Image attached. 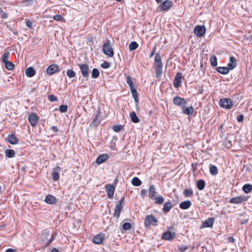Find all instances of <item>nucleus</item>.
Here are the masks:
<instances>
[{"mask_svg":"<svg viewBox=\"0 0 252 252\" xmlns=\"http://www.w3.org/2000/svg\"><path fill=\"white\" fill-rule=\"evenodd\" d=\"M154 65L156 76L157 78H159L162 74L163 65L160 56L158 53H157L156 54L154 60Z\"/></svg>","mask_w":252,"mask_h":252,"instance_id":"1","label":"nucleus"},{"mask_svg":"<svg viewBox=\"0 0 252 252\" xmlns=\"http://www.w3.org/2000/svg\"><path fill=\"white\" fill-rule=\"evenodd\" d=\"M126 83L130 87V91L135 102L138 103V98L137 94V91L134 87L131 77L129 76L126 77Z\"/></svg>","mask_w":252,"mask_h":252,"instance_id":"2","label":"nucleus"},{"mask_svg":"<svg viewBox=\"0 0 252 252\" xmlns=\"http://www.w3.org/2000/svg\"><path fill=\"white\" fill-rule=\"evenodd\" d=\"M102 50L104 54L109 57H112L114 55V51L112 46L110 45V40H107L103 45Z\"/></svg>","mask_w":252,"mask_h":252,"instance_id":"3","label":"nucleus"},{"mask_svg":"<svg viewBox=\"0 0 252 252\" xmlns=\"http://www.w3.org/2000/svg\"><path fill=\"white\" fill-rule=\"evenodd\" d=\"M158 220L153 215H148L145 219L144 224L149 227L151 225L156 226L157 225Z\"/></svg>","mask_w":252,"mask_h":252,"instance_id":"4","label":"nucleus"},{"mask_svg":"<svg viewBox=\"0 0 252 252\" xmlns=\"http://www.w3.org/2000/svg\"><path fill=\"white\" fill-rule=\"evenodd\" d=\"M172 6V1L169 0H166L160 3V5L157 8V10L158 11H167Z\"/></svg>","mask_w":252,"mask_h":252,"instance_id":"5","label":"nucleus"},{"mask_svg":"<svg viewBox=\"0 0 252 252\" xmlns=\"http://www.w3.org/2000/svg\"><path fill=\"white\" fill-rule=\"evenodd\" d=\"M220 105L224 108L230 109L233 106V103L230 99H221L219 103Z\"/></svg>","mask_w":252,"mask_h":252,"instance_id":"6","label":"nucleus"},{"mask_svg":"<svg viewBox=\"0 0 252 252\" xmlns=\"http://www.w3.org/2000/svg\"><path fill=\"white\" fill-rule=\"evenodd\" d=\"M78 66L81 69L82 75L84 77L87 78V80L90 73L89 65L87 64H79Z\"/></svg>","mask_w":252,"mask_h":252,"instance_id":"7","label":"nucleus"},{"mask_svg":"<svg viewBox=\"0 0 252 252\" xmlns=\"http://www.w3.org/2000/svg\"><path fill=\"white\" fill-rule=\"evenodd\" d=\"M206 29L204 26H196L194 29V32L197 37H201L205 33Z\"/></svg>","mask_w":252,"mask_h":252,"instance_id":"8","label":"nucleus"},{"mask_svg":"<svg viewBox=\"0 0 252 252\" xmlns=\"http://www.w3.org/2000/svg\"><path fill=\"white\" fill-rule=\"evenodd\" d=\"M173 102L176 105L183 107L187 104V101L185 99L178 96H176L173 98Z\"/></svg>","mask_w":252,"mask_h":252,"instance_id":"9","label":"nucleus"},{"mask_svg":"<svg viewBox=\"0 0 252 252\" xmlns=\"http://www.w3.org/2000/svg\"><path fill=\"white\" fill-rule=\"evenodd\" d=\"M248 197L246 196H238L230 199L229 202L232 204H239L247 200Z\"/></svg>","mask_w":252,"mask_h":252,"instance_id":"10","label":"nucleus"},{"mask_svg":"<svg viewBox=\"0 0 252 252\" xmlns=\"http://www.w3.org/2000/svg\"><path fill=\"white\" fill-rule=\"evenodd\" d=\"M59 71V66L58 65L53 64L50 65L47 69L46 72L49 75H53Z\"/></svg>","mask_w":252,"mask_h":252,"instance_id":"11","label":"nucleus"},{"mask_svg":"<svg viewBox=\"0 0 252 252\" xmlns=\"http://www.w3.org/2000/svg\"><path fill=\"white\" fill-rule=\"evenodd\" d=\"M175 236V233L171 231L164 232L162 235V238L164 240H170Z\"/></svg>","mask_w":252,"mask_h":252,"instance_id":"12","label":"nucleus"},{"mask_svg":"<svg viewBox=\"0 0 252 252\" xmlns=\"http://www.w3.org/2000/svg\"><path fill=\"white\" fill-rule=\"evenodd\" d=\"M46 203L49 204L54 205L57 203V199L52 195H47L45 199Z\"/></svg>","mask_w":252,"mask_h":252,"instance_id":"13","label":"nucleus"},{"mask_svg":"<svg viewBox=\"0 0 252 252\" xmlns=\"http://www.w3.org/2000/svg\"><path fill=\"white\" fill-rule=\"evenodd\" d=\"M182 78L181 73H177L174 81V85L176 88H178L181 85V79Z\"/></svg>","mask_w":252,"mask_h":252,"instance_id":"14","label":"nucleus"},{"mask_svg":"<svg viewBox=\"0 0 252 252\" xmlns=\"http://www.w3.org/2000/svg\"><path fill=\"white\" fill-rule=\"evenodd\" d=\"M106 189L108 194V197L109 198H112L115 191L114 186L113 185L109 184L106 186Z\"/></svg>","mask_w":252,"mask_h":252,"instance_id":"15","label":"nucleus"},{"mask_svg":"<svg viewBox=\"0 0 252 252\" xmlns=\"http://www.w3.org/2000/svg\"><path fill=\"white\" fill-rule=\"evenodd\" d=\"M29 121L32 126H35L37 123V116L34 113H32L29 116Z\"/></svg>","mask_w":252,"mask_h":252,"instance_id":"16","label":"nucleus"},{"mask_svg":"<svg viewBox=\"0 0 252 252\" xmlns=\"http://www.w3.org/2000/svg\"><path fill=\"white\" fill-rule=\"evenodd\" d=\"M215 221L214 218H209L202 223V227H212Z\"/></svg>","mask_w":252,"mask_h":252,"instance_id":"17","label":"nucleus"},{"mask_svg":"<svg viewBox=\"0 0 252 252\" xmlns=\"http://www.w3.org/2000/svg\"><path fill=\"white\" fill-rule=\"evenodd\" d=\"M60 170L61 168L60 167H57L54 169L52 174V178L54 180L57 181L59 179V171Z\"/></svg>","mask_w":252,"mask_h":252,"instance_id":"18","label":"nucleus"},{"mask_svg":"<svg viewBox=\"0 0 252 252\" xmlns=\"http://www.w3.org/2000/svg\"><path fill=\"white\" fill-rule=\"evenodd\" d=\"M123 206L121 205H117L115 208L114 217L119 218L120 213L123 209Z\"/></svg>","mask_w":252,"mask_h":252,"instance_id":"19","label":"nucleus"},{"mask_svg":"<svg viewBox=\"0 0 252 252\" xmlns=\"http://www.w3.org/2000/svg\"><path fill=\"white\" fill-rule=\"evenodd\" d=\"M108 158L107 154H102L100 155L96 159V162L97 164H101L106 161Z\"/></svg>","mask_w":252,"mask_h":252,"instance_id":"20","label":"nucleus"},{"mask_svg":"<svg viewBox=\"0 0 252 252\" xmlns=\"http://www.w3.org/2000/svg\"><path fill=\"white\" fill-rule=\"evenodd\" d=\"M191 205V203L190 200L185 201L180 204V207L182 209L186 210L189 208Z\"/></svg>","mask_w":252,"mask_h":252,"instance_id":"21","label":"nucleus"},{"mask_svg":"<svg viewBox=\"0 0 252 252\" xmlns=\"http://www.w3.org/2000/svg\"><path fill=\"white\" fill-rule=\"evenodd\" d=\"M194 109L192 106H190L188 107H185V106L182 107L183 113L185 114L190 115H191L193 112Z\"/></svg>","mask_w":252,"mask_h":252,"instance_id":"22","label":"nucleus"},{"mask_svg":"<svg viewBox=\"0 0 252 252\" xmlns=\"http://www.w3.org/2000/svg\"><path fill=\"white\" fill-rule=\"evenodd\" d=\"M7 140L10 144L13 145L16 144L18 142V139L14 134L8 135Z\"/></svg>","mask_w":252,"mask_h":252,"instance_id":"23","label":"nucleus"},{"mask_svg":"<svg viewBox=\"0 0 252 252\" xmlns=\"http://www.w3.org/2000/svg\"><path fill=\"white\" fill-rule=\"evenodd\" d=\"M25 73L28 77H32L35 75V71L33 67H29L26 70Z\"/></svg>","mask_w":252,"mask_h":252,"instance_id":"24","label":"nucleus"},{"mask_svg":"<svg viewBox=\"0 0 252 252\" xmlns=\"http://www.w3.org/2000/svg\"><path fill=\"white\" fill-rule=\"evenodd\" d=\"M103 240V237L101 234L96 235L93 239V242L94 244H100Z\"/></svg>","mask_w":252,"mask_h":252,"instance_id":"25","label":"nucleus"},{"mask_svg":"<svg viewBox=\"0 0 252 252\" xmlns=\"http://www.w3.org/2000/svg\"><path fill=\"white\" fill-rule=\"evenodd\" d=\"M217 71L222 74H227L229 72V69L227 67H218Z\"/></svg>","mask_w":252,"mask_h":252,"instance_id":"26","label":"nucleus"},{"mask_svg":"<svg viewBox=\"0 0 252 252\" xmlns=\"http://www.w3.org/2000/svg\"><path fill=\"white\" fill-rule=\"evenodd\" d=\"M156 191L155 186L154 185L150 186L149 190V195L150 198H153L156 196Z\"/></svg>","mask_w":252,"mask_h":252,"instance_id":"27","label":"nucleus"},{"mask_svg":"<svg viewBox=\"0 0 252 252\" xmlns=\"http://www.w3.org/2000/svg\"><path fill=\"white\" fill-rule=\"evenodd\" d=\"M209 171L211 175H216L218 173V169L216 166L210 164Z\"/></svg>","mask_w":252,"mask_h":252,"instance_id":"28","label":"nucleus"},{"mask_svg":"<svg viewBox=\"0 0 252 252\" xmlns=\"http://www.w3.org/2000/svg\"><path fill=\"white\" fill-rule=\"evenodd\" d=\"M196 186H197V189L200 190H203L204 188H205V181L202 180V179H200V180H199L197 182V184H196Z\"/></svg>","mask_w":252,"mask_h":252,"instance_id":"29","label":"nucleus"},{"mask_svg":"<svg viewBox=\"0 0 252 252\" xmlns=\"http://www.w3.org/2000/svg\"><path fill=\"white\" fill-rule=\"evenodd\" d=\"M129 116L131 121L134 123H137L140 121L139 119L137 117L136 113L134 112L130 113Z\"/></svg>","mask_w":252,"mask_h":252,"instance_id":"30","label":"nucleus"},{"mask_svg":"<svg viewBox=\"0 0 252 252\" xmlns=\"http://www.w3.org/2000/svg\"><path fill=\"white\" fill-rule=\"evenodd\" d=\"M172 208L171 204L170 202H166L163 205V211L164 213L168 212Z\"/></svg>","mask_w":252,"mask_h":252,"instance_id":"31","label":"nucleus"},{"mask_svg":"<svg viewBox=\"0 0 252 252\" xmlns=\"http://www.w3.org/2000/svg\"><path fill=\"white\" fill-rule=\"evenodd\" d=\"M6 156L9 158H13L15 155L14 150L11 149H7L5 151Z\"/></svg>","mask_w":252,"mask_h":252,"instance_id":"32","label":"nucleus"},{"mask_svg":"<svg viewBox=\"0 0 252 252\" xmlns=\"http://www.w3.org/2000/svg\"><path fill=\"white\" fill-rule=\"evenodd\" d=\"M138 44L135 41H132L130 43L128 46V49L130 51L135 50L138 48Z\"/></svg>","mask_w":252,"mask_h":252,"instance_id":"33","label":"nucleus"},{"mask_svg":"<svg viewBox=\"0 0 252 252\" xmlns=\"http://www.w3.org/2000/svg\"><path fill=\"white\" fill-rule=\"evenodd\" d=\"M242 189L245 193H248L252 190V185L251 184H246L243 186Z\"/></svg>","mask_w":252,"mask_h":252,"instance_id":"34","label":"nucleus"},{"mask_svg":"<svg viewBox=\"0 0 252 252\" xmlns=\"http://www.w3.org/2000/svg\"><path fill=\"white\" fill-rule=\"evenodd\" d=\"M99 113H100L99 111H98L97 114L95 115V117L94 118V119L92 123V125L93 126H96L100 123V119L98 118Z\"/></svg>","mask_w":252,"mask_h":252,"instance_id":"35","label":"nucleus"},{"mask_svg":"<svg viewBox=\"0 0 252 252\" xmlns=\"http://www.w3.org/2000/svg\"><path fill=\"white\" fill-rule=\"evenodd\" d=\"M132 184L135 186H139L141 185L142 182L137 177H134L131 181Z\"/></svg>","mask_w":252,"mask_h":252,"instance_id":"36","label":"nucleus"},{"mask_svg":"<svg viewBox=\"0 0 252 252\" xmlns=\"http://www.w3.org/2000/svg\"><path fill=\"white\" fill-rule=\"evenodd\" d=\"M99 75V71L97 68H94L92 70L91 76L93 78H97Z\"/></svg>","mask_w":252,"mask_h":252,"instance_id":"37","label":"nucleus"},{"mask_svg":"<svg viewBox=\"0 0 252 252\" xmlns=\"http://www.w3.org/2000/svg\"><path fill=\"white\" fill-rule=\"evenodd\" d=\"M210 63L213 66H216L217 65V59L215 55L212 56L210 57Z\"/></svg>","mask_w":252,"mask_h":252,"instance_id":"38","label":"nucleus"},{"mask_svg":"<svg viewBox=\"0 0 252 252\" xmlns=\"http://www.w3.org/2000/svg\"><path fill=\"white\" fill-rule=\"evenodd\" d=\"M5 67L9 70H12L14 67V64L11 62L8 61L4 63Z\"/></svg>","mask_w":252,"mask_h":252,"instance_id":"39","label":"nucleus"},{"mask_svg":"<svg viewBox=\"0 0 252 252\" xmlns=\"http://www.w3.org/2000/svg\"><path fill=\"white\" fill-rule=\"evenodd\" d=\"M9 56V53L8 52H5L2 57V62L3 63L8 62V60Z\"/></svg>","mask_w":252,"mask_h":252,"instance_id":"40","label":"nucleus"},{"mask_svg":"<svg viewBox=\"0 0 252 252\" xmlns=\"http://www.w3.org/2000/svg\"><path fill=\"white\" fill-rule=\"evenodd\" d=\"M156 203L158 204H162L164 202V198L162 196H158L155 198Z\"/></svg>","mask_w":252,"mask_h":252,"instance_id":"41","label":"nucleus"},{"mask_svg":"<svg viewBox=\"0 0 252 252\" xmlns=\"http://www.w3.org/2000/svg\"><path fill=\"white\" fill-rule=\"evenodd\" d=\"M183 193L186 197H190L192 195L193 192L192 190L186 189L184 190Z\"/></svg>","mask_w":252,"mask_h":252,"instance_id":"42","label":"nucleus"},{"mask_svg":"<svg viewBox=\"0 0 252 252\" xmlns=\"http://www.w3.org/2000/svg\"><path fill=\"white\" fill-rule=\"evenodd\" d=\"M66 74L69 78H72L75 76V72L71 69H68L66 71Z\"/></svg>","mask_w":252,"mask_h":252,"instance_id":"43","label":"nucleus"},{"mask_svg":"<svg viewBox=\"0 0 252 252\" xmlns=\"http://www.w3.org/2000/svg\"><path fill=\"white\" fill-rule=\"evenodd\" d=\"M131 225L130 223L125 222L123 225V228L124 229L126 230H128L131 229Z\"/></svg>","mask_w":252,"mask_h":252,"instance_id":"44","label":"nucleus"},{"mask_svg":"<svg viewBox=\"0 0 252 252\" xmlns=\"http://www.w3.org/2000/svg\"><path fill=\"white\" fill-rule=\"evenodd\" d=\"M123 126L121 125H115L113 127V130L116 132H119L122 128Z\"/></svg>","mask_w":252,"mask_h":252,"instance_id":"45","label":"nucleus"},{"mask_svg":"<svg viewBox=\"0 0 252 252\" xmlns=\"http://www.w3.org/2000/svg\"><path fill=\"white\" fill-rule=\"evenodd\" d=\"M59 110L63 113L66 112L67 110V106L66 105H60Z\"/></svg>","mask_w":252,"mask_h":252,"instance_id":"46","label":"nucleus"},{"mask_svg":"<svg viewBox=\"0 0 252 252\" xmlns=\"http://www.w3.org/2000/svg\"><path fill=\"white\" fill-rule=\"evenodd\" d=\"M48 99L51 102L56 101L58 100V98L54 95L52 94L48 96Z\"/></svg>","mask_w":252,"mask_h":252,"instance_id":"47","label":"nucleus"},{"mask_svg":"<svg viewBox=\"0 0 252 252\" xmlns=\"http://www.w3.org/2000/svg\"><path fill=\"white\" fill-rule=\"evenodd\" d=\"M110 63L107 62H105L101 64V67L103 68H108L110 67Z\"/></svg>","mask_w":252,"mask_h":252,"instance_id":"48","label":"nucleus"},{"mask_svg":"<svg viewBox=\"0 0 252 252\" xmlns=\"http://www.w3.org/2000/svg\"><path fill=\"white\" fill-rule=\"evenodd\" d=\"M227 66V67L228 69H229V70L233 69L236 66V64H233L231 63H228Z\"/></svg>","mask_w":252,"mask_h":252,"instance_id":"49","label":"nucleus"},{"mask_svg":"<svg viewBox=\"0 0 252 252\" xmlns=\"http://www.w3.org/2000/svg\"><path fill=\"white\" fill-rule=\"evenodd\" d=\"M56 235V233H54L51 238H50V239H49V240L48 241L47 244V245H49L50 243H51L52 242V241L55 239V235Z\"/></svg>","mask_w":252,"mask_h":252,"instance_id":"50","label":"nucleus"},{"mask_svg":"<svg viewBox=\"0 0 252 252\" xmlns=\"http://www.w3.org/2000/svg\"><path fill=\"white\" fill-rule=\"evenodd\" d=\"M26 24L30 29L32 28V22L30 20H26Z\"/></svg>","mask_w":252,"mask_h":252,"instance_id":"51","label":"nucleus"},{"mask_svg":"<svg viewBox=\"0 0 252 252\" xmlns=\"http://www.w3.org/2000/svg\"><path fill=\"white\" fill-rule=\"evenodd\" d=\"M230 63L234 64H236V65H237V62L236 59L233 57H230L229 59Z\"/></svg>","mask_w":252,"mask_h":252,"instance_id":"52","label":"nucleus"},{"mask_svg":"<svg viewBox=\"0 0 252 252\" xmlns=\"http://www.w3.org/2000/svg\"><path fill=\"white\" fill-rule=\"evenodd\" d=\"M244 116L243 115H240L237 119L238 122H242L244 121Z\"/></svg>","mask_w":252,"mask_h":252,"instance_id":"53","label":"nucleus"},{"mask_svg":"<svg viewBox=\"0 0 252 252\" xmlns=\"http://www.w3.org/2000/svg\"><path fill=\"white\" fill-rule=\"evenodd\" d=\"M53 19L57 21H62L63 20V17H53Z\"/></svg>","mask_w":252,"mask_h":252,"instance_id":"54","label":"nucleus"},{"mask_svg":"<svg viewBox=\"0 0 252 252\" xmlns=\"http://www.w3.org/2000/svg\"><path fill=\"white\" fill-rule=\"evenodd\" d=\"M188 249V247L185 245H183L179 248L181 252H185Z\"/></svg>","mask_w":252,"mask_h":252,"instance_id":"55","label":"nucleus"},{"mask_svg":"<svg viewBox=\"0 0 252 252\" xmlns=\"http://www.w3.org/2000/svg\"><path fill=\"white\" fill-rule=\"evenodd\" d=\"M50 129L53 130L54 132H57L58 131V128L56 126H52L51 127Z\"/></svg>","mask_w":252,"mask_h":252,"instance_id":"56","label":"nucleus"},{"mask_svg":"<svg viewBox=\"0 0 252 252\" xmlns=\"http://www.w3.org/2000/svg\"><path fill=\"white\" fill-rule=\"evenodd\" d=\"M156 50V46L155 45L154 47H153V51L152 52V53L150 54V58H151L153 56V55H154V54L155 53Z\"/></svg>","mask_w":252,"mask_h":252,"instance_id":"57","label":"nucleus"},{"mask_svg":"<svg viewBox=\"0 0 252 252\" xmlns=\"http://www.w3.org/2000/svg\"><path fill=\"white\" fill-rule=\"evenodd\" d=\"M228 241L231 243H234L235 242V239L233 237H230L228 239Z\"/></svg>","mask_w":252,"mask_h":252,"instance_id":"58","label":"nucleus"},{"mask_svg":"<svg viewBox=\"0 0 252 252\" xmlns=\"http://www.w3.org/2000/svg\"><path fill=\"white\" fill-rule=\"evenodd\" d=\"M32 0H25L24 3L25 4L28 5V4H30L32 2Z\"/></svg>","mask_w":252,"mask_h":252,"instance_id":"59","label":"nucleus"},{"mask_svg":"<svg viewBox=\"0 0 252 252\" xmlns=\"http://www.w3.org/2000/svg\"><path fill=\"white\" fill-rule=\"evenodd\" d=\"M147 193V191L146 189H142L141 190V194L142 195H145Z\"/></svg>","mask_w":252,"mask_h":252,"instance_id":"60","label":"nucleus"},{"mask_svg":"<svg viewBox=\"0 0 252 252\" xmlns=\"http://www.w3.org/2000/svg\"><path fill=\"white\" fill-rule=\"evenodd\" d=\"M124 200V197L122 198L120 200V201H119V203H118L117 205H122V203H123Z\"/></svg>","mask_w":252,"mask_h":252,"instance_id":"61","label":"nucleus"},{"mask_svg":"<svg viewBox=\"0 0 252 252\" xmlns=\"http://www.w3.org/2000/svg\"><path fill=\"white\" fill-rule=\"evenodd\" d=\"M5 252H14V251L12 249H7Z\"/></svg>","mask_w":252,"mask_h":252,"instance_id":"62","label":"nucleus"},{"mask_svg":"<svg viewBox=\"0 0 252 252\" xmlns=\"http://www.w3.org/2000/svg\"><path fill=\"white\" fill-rule=\"evenodd\" d=\"M51 252H59V251L56 248L52 249Z\"/></svg>","mask_w":252,"mask_h":252,"instance_id":"63","label":"nucleus"},{"mask_svg":"<svg viewBox=\"0 0 252 252\" xmlns=\"http://www.w3.org/2000/svg\"><path fill=\"white\" fill-rule=\"evenodd\" d=\"M44 234L46 237H47V236H49V232L48 231V232H45V233H44Z\"/></svg>","mask_w":252,"mask_h":252,"instance_id":"64","label":"nucleus"}]
</instances>
